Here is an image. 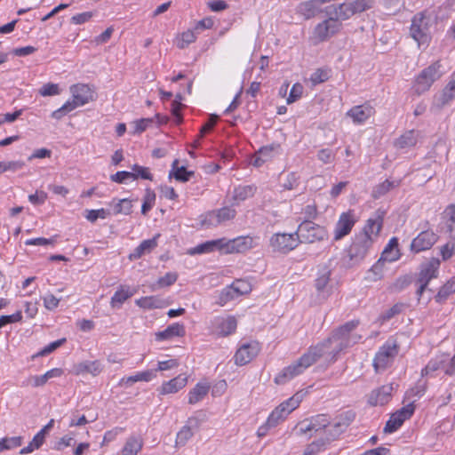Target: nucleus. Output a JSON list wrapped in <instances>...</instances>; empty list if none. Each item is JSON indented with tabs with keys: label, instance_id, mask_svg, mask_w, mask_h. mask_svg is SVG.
Segmentation results:
<instances>
[{
	"label": "nucleus",
	"instance_id": "nucleus-1",
	"mask_svg": "<svg viewBox=\"0 0 455 455\" xmlns=\"http://www.w3.org/2000/svg\"><path fill=\"white\" fill-rule=\"evenodd\" d=\"M359 322L353 320L346 323L334 330L331 334L317 343L311 346L295 363L285 367L275 378L277 385H283L294 377L301 374L307 368L314 364L320 358H324L329 363L337 361L339 355L345 349L356 344L361 336L353 334L352 331L357 327Z\"/></svg>",
	"mask_w": 455,
	"mask_h": 455
},
{
	"label": "nucleus",
	"instance_id": "nucleus-2",
	"mask_svg": "<svg viewBox=\"0 0 455 455\" xmlns=\"http://www.w3.org/2000/svg\"><path fill=\"white\" fill-rule=\"evenodd\" d=\"M430 16L425 12L417 13L411 20L410 33L419 47H427L430 42Z\"/></svg>",
	"mask_w": 455,
	"mask_h": 455
},
{
	"label": "nucleus",
	"instance_id": "nucleus-3",
	"mask_svg": "<svg viewBox=\"0 0 455 455\" xmlns=\"http://www.w3.org/2000/svg\"><path fill=\"white\" fill-rule=\"evenodd\" d=\"M300 243H313L328 238V231L325 227L318 225L312 220H304L296 230Z\"/></svg>",
	"mask_w": 455,
	"mask_h": 455
},
{
	"label": "nucleus",
	"instance_id": "nucleus-4",
	"mask_svg": "<svg viewBox=\"0 0 455 455\" xmlns=\"http://www.w3.org/2000/svg\"><path fill=\"white\" fill-rule=\"evenodd\" d=\"M304 397L302 392H297L291 397L280 403L267 417L268 426L276 427L280 422L283 421L287 416L299 407Z\"/></svg>",
	"mask_w": 455,
	"mask_h": 455
},
{
	"label": "nucleus",
	"instance_id": "nucleus-5",
	"mask_svg": "<svg viewBox=\"0 0 455 455\" xmlns=\"http://www.w3.org/2000/svg\"><path fill=\"white\" fill-rule=\"evenodd\" d=\"M440 68V62L435 61L421 70V72L416 76L413 89L418 95L428 91L431 85L442 76Z\"/></svg>",
	"mask_w": 455,
	"mask_h": 455
},
{
	"label": "nucleus",
	"instance_id": "nucleus-6",
	"mask_svg": "<svg viewBox=\"0 0 455 455\" xmlns=\"http://www.w3.org/2000/svg\"><path fill=\"white\" fill-rule=\"evenodd\" d=\"M399 352V345L394 339L387 340L376 353L373 366L376 371L385 370L395 359Z\"/></svg>",
	"mask_w": 455,
	"mask_h": 455
},
{
	"label": "nucleus",
	"instance_id": "nucleus-7",
	"mask_svg": "<svg viewBox=\"0 0 455 455\" xmlns=\"http://www.w3.org/2000/svg\"><path fill=\"white\" fill-rule=\"evenodd\" d=\"M330 425L331 419L328 415L318 414L300 421L296 426V431L299 435L309 434L311 436L313 433H317L320 430L324 429L325 434L327 435V429Z\"/></svg>",
	"mask_w": 455,
	"mask_h": 455
},
{
	"label": "nucleus",
	"instance_id": "nucleus-8",
	"mask_svg": "<svg viewBox=\"0 0 455 455\" xmlns=\"http://www.w3.org/2000/svg\"><path fill=\"white\" fill-rule=\"evenodd\" d=\"M373 242L365 235L355 234L347 249V256L354 263L361 262L368 254Z\"/></svg>",
	"mask_w": 455,
	"mask_h": 455
},
{
	"label": "nucleus",
	"instance_id": "nucleus-9",
	"mask_svg": "<svg viewBox=\"0 0 455 455\" xmlns=\"http://www.w3.org/2000/svg\"><path fill=\"white\" fill-rule=\"evenodd\" d=\"M355 415L356 414L353 410H348L338 414L333 420L331 421V425L327 429L328 439H337L355 420Z\"/></svg>",
	"mask_w": 455,
	"mask_h": 455
},
{
	"label": "nucleus",
	"instance_id": "nucleus-10",
	"mask_svg": "<svg viewBox=\"0 0 455 455\" xmlns=\"http://www.w3.org/2000/svg\"><path fill=\"white\" fill-rule=\"evenodd\" d=\"M251 290L252 284L248 279H236L221 291L220 300L225 304L240 296L250 293Z\"/></svg>",
	"mask_w": 455,
	"mask_h": 455
},
{
	"label": "nucleus",
	"instance_id": "nucleus-11",
	"mask_svg": "<svg viewBox=\"0 0 455 455\" xmlns=\"http://www.w3.org/2000/svg\"><path fill=\"white\" fill-rule=\"evenodd\" d=\"M373 4L374 0H354L350 3L341 4L335 7V15L338 19L347 20L355 14L371 9Z\"/></svg>",
	"mask_w": 455,
	"mask_h": 455
},
{
	"label": "nucleus",
	"instance_id": "nucleus-12",
	"mask_svg": "<svg viewBox=\"0 0 455 455\" xmlns=\"http://www.w3.org/2000/svg\"><path fill=\"white\" fill-rule=\"evenodd\" d=\"M69 91L73 98L70 102L75 109L96 100V92L89 84H76L69 87Z\"/></svg>",
	"mask_w": 455,
	"mask_h": 455
},
{
	"label": "nucleus",
	"instance_id": "nucleus-13",
	"mask_svg": "<svg viewBox=\"0 0 455 455\" xmlns=\"http://www.w3.org/2000/svg\"><path fill=\"white\" fill-rule=\"evenodd\" d=\"M356 222L357 217L354 210L342 212L333 229V240L339 241L349 235Z\"/></svg>",
	"mask_w": 455,
	"mask_h": 455
},
{
	"label": "nucleus",
	"instance_id": "nucleus-14",
	"mask_svg": "<svg viewBox=\"0 0 455 455\" xmlns=\"http://www.w3.org/2000/svg\"><path fill=\"white\" fill-rule=\"evenodd\" d=\"M299 238L293 234L276 233L270 238V245L275 251L288 253L295 249L299 243Z\"/></svg>",
	"mask_w": 455,
	"mask_h": 455
},
{
	"label": "nucleus",
	"instance_id": "nucleus-15",
	"mask_svg": "<svg viewBox=\"0 0 455 455\" xmlns=\"http://www.w3.org/2000/svg\"><path fill=\"white\" fill-rule=\"evenodd\" d=\"M386 214V210L382 208L377 209L366 220V223L363 228L362 231L359 232L358 234L365 235L366 238H371V241L374 243L383 227V221Z\"/></svg>",
	"mask_w": 455,
	"mask_h": 455
},
{
	"label": "nucleus",
	"instance_id": "nucleus-16",
	"mask_svg": "<svg viewBox=\"0 0 455 455\" xmlns=\"http://www.w3.org/2000/svg\"><path fill=\"white\" fill-rule=\"evenodd\" d=\"M414 402L415 400L409 403L407 405L403 406L391 415L385 425V433L391 434L395 432L406 419L412 416L415 411Z\"/></svg>",
	"mask_w": 455,
	"mask_h": 455
},
{
	"label": "nucleus",
	"instance_id": "nucleus-17",
	"mask_svg": "<svg viewBox=\"0 0 455 455\" xmlns=\"http://www.w3.org/2000/svg\"><path fill=\"white\" fill-rule=\"evenodd\" d=\"M440 267V260L437 258H431L428 261L422 264L418 282L419 286L417 293L421 294L427 287L429 281L437 276Z\"/></svg>",
	"mask_w": 455,
	"mask_h": 455
},
{
	"label": "nucleus",
	"instance_id": "nucleus-18",
	"mask_svg": "<svg viewBox=\"0 0 455 455\" xmlns=\"http://www.w3.org/2000/svg\"><path fill=\"white\" fill-rule=\"evenodd\" d=\"M338 18H329L316 25L314 29V36L318 42H323L334 36L340 28Z\"/></svg>",
	"mask_w": 455,
	"mask_h": 455
},
{
	"label": "nucleus",
	"instance_id": "nucleus-19",
	"mask_svg": "<svg viewBox=\"0 0 455 455\" xmlns=\"http://www.w3.org/2000/svg\"><path fill=\"white\" fill-rule=\"evenodd\" d=\"M260 350L257 341L243 344L235 352L234 359L236 365H245L257 356Z\"/></svg>",
	"mask_w": 455,
	"mask_h": 455
},
{
	"label": "nucleus",
	"instance_id": "nucleus-20",
	"mask_svg": "<svg viewBox=\"0 0 455 455\" xmlns=\"http://www.w3.org/2000/svg\"><path fill=\"white\" fill-rule=\"evenodd\" d=\"M236 212L231 207H223L217 211H212L205 215L203 221L207 227H216L225 221L231 220L235 217Z\"/></svg>",
	"mask_w": 455,
	"mask_h": 455
},
{
	"label": "nucleus",
	"instance_id": "nucleus-21",
	"mask_svg": "<svg viewBox=\"0 0 455 455\" xmlns=\"http://www.w3.org/2000/svg\"><path fill=\"white\" fill-rule=\"evenodd\" d=\"M223 252L225 253H235V252H244L253 247L252 237L238 236L234 239L223 238Z\"/></svg>",
	"mask_w": 455,
	"mask_h": 455
},
{
	"label": "nucleus",
	"instance_id": "nucleus-22",
	"mask_svg": "<svg viewBox=\"0 0 455 455\" xmlns=\"http://www.w3.org/2000/svg\"><path fill=\"white\" fill-rule=\"evenodd\" d=\"M437 235L432 230L421 231L411 243V250L419 253L429 250L437 241Z\"/></svg>",
	"mask_w": 455,
	"mask_h": 455
},
{
	"label": "nucleus",
	"instance_id": "nucleus-23",
	"mask_svg": "<svg viewBox=\"0 0 455 455\" xmlns=\"http://www.w3.org/2000/svg\"><path fill=\"white\" fill-rule=\"evenodd\" d=\"M330 276L331 270L328 267H323L319 269L315 287L320 301L326 299L331 292V286L329 284Z\"/></svg>",
	"mask_w": 455,
	"mask_h": 455
},
{
	"label": "nucleus",
	"instance_id": "nucleus-24",
	"mask_svg": "<svg viewBox=\"0 0 455 455\" xmlns=\"http://www.w3.org/2000/svg\"><path fill=\"white\" fill-rule=\"evenodd\" d=\"M374 114L375 108L369 102H365L351 108L346 113V116L351 118L355 124L360 125L364 124Z\"/></svg>",
	"mask_w": 455,
	"mask_h": 455
},
{
	"label": "nucleus",
	"instance_id": "nucleus-25",
	"mask_svg": "<svg viewBox=\"0 0 455 455\" xmlns=\"http://www.w3.org/2000/svg\"><path fill=\"white\" fill-rule=\"evenodd\" d=\"M200 420L196 417L188 418L186 424L177 433L176 446H184L188 441L194 435L195 431L199 428Z\"/></svg>",
	"mask_w": 455,
	"mask_h": 455
},
{
	"label": "nucleus",
	"instance_id": "nucleus-26",
	"mask_svg": "<svg viewBox=\"0 0 455 455\" xmlns=\"http://www.w3.org/2000/svg\"><path fill=\"white\" fill-rule=\"evenodd\" d=\"M237 322L234 316L227 318L218 316L215 319L213 332L220 337H225L233 333L236 329Z\"/></svg>",
	"mask_w": 455,
	"mask_h": 455
},
{
	"label": "nucleus",
	"instance_id": "nucleus-27",
	"mask_svg": "<svg viewBox=\"0 0 455 455\" xmlns=\"http://www.w3.org/2000/svg\"><path fill=\"white\" fill-rule=\"evenodd\" d=\"M393 392V386L384 385L373 390L368 398V403L372 406L384 405L388 403Z\"/></svg>",
	"mask_w": 455,
	"mask_h": 455
},
{
	"label": "nucleus",
	"instance_id": "nucleus-28",
	"mask_svg": "<svg viewBox=\"0 0 455 455\" xmlns=\"http://www.w3.org/2000/svg\"><path fill=\"white\" fill-rule=\"evenodd\" d=\"M188 382V377L185 374H180L179 376L172 379L171 380L162 384L160 388L161 395H169L177 393L182 389Z\"/></svg>",
	"mask_w": 455,
	"mask_h": 455
},
{
	"label": "nucleus",
	"instance_id": "nucleus-29",
	"mask_svg": "<svg viewBox=\"0 0 455 455\" xmlns=\"http://www.w3.org/2000/svg\"><path fill=\"white\" fill-rule=\"evenodd\" d=\"M455 98V72L451 76V81L443 90L442 93L435 98V104L438 108H443Z\"/></svg>",
	"mask_w": 455,
	"mask_h": 455
},
{
	"label": "nucleus",
	"instance_id": "nucleus-30",
	"mask_svg": "<svg viewBox=\"0 0 455 455\" xmlns=\"http://www.w3.org/2000/svg\"><path fill=\"white\" fill-rule=\"evenodd\" d=\"M102 371V365L100 361H84L74 366V372L76 375L90 373L92 376L99 375Z\"/></svg>",
	"mask_w": 455,
	"mask_h": 455
},
{
	"label": "nucleus",
	"instance_id": "nucleus-31",
	"mask_svg": "<svg viewBox=\"0 0 455 455\" xmlns=\"http://www.w3.org/2000/svg\"><path fill=\"white\" fill-rule=\"evenodd\" d=\"M159 235H156L151 239H147L142 241L140 245H138L133 251L129 255V259L131 260H135L141 258L143 255L149 253L152 250H154L157 246V238Z\"/></svg>",
	"mask_w": 455,
	"mask_h": 455
},
{
	"label": "nucleus",
	"instance_id": "nucleus-32",
	"mask_svg": "<svg viewBox=\"0 0 455 455\" xmlns=\"http://www.w3.org/2000/svg\"><path fill=\"white\" fill-rule=\"evenodd\" d=\"M63 373L60 368H53L46 371L43 375H34L28 379V384L34 387H38L45 385L50 379L60 377Z\"/></svg>",
	"mask_w": 455,
	"mask_h": 455
},
{
	"label": "nucleus",
	"instance_id": "nucleus-33",
	"mask_svg": "<svg viewBox=\"0 0 455 455\" xmlns=\"http://www.w3.org/2000/svg\"><path fill=\"white\" fill-rule=\"evenodd\" d=\"M223 238L207 241L189 250L190 255L207 253L216 250L223 251Z\"/></svg>",
	"mask_w": 455,
	"mask_h": 455
},
{
	"label": "nucleus",
	"instance_id": "nucleus-34",
	"mask_svg": "<svg viewBox=\"0 0 455 455\" xmlns=\"http://www.w3.org/2000/svg\"><path fill=\"white\" fill-rule=\"evenodd\" d=\"M185 333V330L183 325L179 323H173L169 325L166 329L162 331H159L156 334L157 340H166L171 339L174 337L183 336Z\"/></svg>",
	"mask_w": 455,
	"mask_h": 455
},
{
	"label": "nucleus",
	"instance_id": "nucleus-35",
	"mask_svg": "<svg viewBox=\"0 0 455 455\" xmlns=\"http://www.w3.org/2000/svg\"><path fill=\"white\" fill-rule=\"evenodd\" d=\"M143 441L140 436H130L122 449V455H137L142 449Z\"/></svg>",
	"mask_w": 455,
	"mask_h": 455
},
{
	"label": "nucleus",
	"instance_id": "nucleus-36",
	"mask_svg": "<svg viewBox=\"0 0 455 455\" xmlns=\"http://www.w3.org/2000/svg\"><path fill=\"white\" fill-rule=\"evenodd\" d=\"M209 389V385L197 383L188 393V403L196 404L202 401L207 395Z\"/></svg>",
	"mask_w": 455,
	"mask_h": 455
},
{
	"label": "nucleus",
	"instance_id": "nucleus-37",
	"mask_svg": "<svg viewBox=\"0 0 455 455\" xmlns=\"http://www.w3.org/2000/svg\"><path fill=\"white\" fill-rule=\"evenodd\" d=\"M445 228L451 238L455 239V204H450L443 212Z\"/></svg>",
	"mask_w": 455,
	"mask_h": 455
},
{
	"label": "nucleus",
	"instance_id": "nucleus-38",
	"mask_svg": "<svg viewBox=\"0 0 455 455\" xmlns=\"http://www.w3.org/2000/svg\"><path fill=\"white\" fill-rule=\"evenodd\" d=\"M320 0H310L301 3L299 5V12L306 18L310 19L314 17L320 11Z\"/></svg>",
	"mask_w": 455,
	"mask_h": 455
},
{
	"label": "nucleus",
	"instance_id": "nucleus-39",
	"mask_svg": "<svg viewBox=\"0 0 455 455\" xmlns=\"http://www.w3.org/2000/svg\"><path fill=\"white\" fill-rule=\"evenodd\" d=\"M179 161L176 159L172 163V171L169 173V177H173L176 180L186 182L194 175V172L187 171L184 166L178 167Z\"/></svg>",
	"mask_w": 455,
	"mask_h": 455
},
{
	"label": "nucleus",
	"instance_id": "nucleus-40",
	"mask_svg": "<svg viewBox=\"0 0 455 455\" xmlns=\"http://www.w3.org/2000/svg\"><path fill=\"white\" fill-rule=\"evenodd\" d=\"M137 304L145 310L163 308L167 302L157 297H145L137 300Z\"/></svg>",
	"mask_w": 455,
	"mask_h": 455
},
{
	"label": "nucleus",
	"instance_id": "nucleus-41",
	"mask_svg": "<svg viewBox=\"0 0 455 455\" xmlns=\"http://www.w3.org/2000/svg\"><path fill=\"white\" fill-rule=\"evenodd\" d=\"M256 192V187L252 185L238 186L234 189L233 199L235 201H244L251 196Z\"/></svg>",
	"mask_w": 455,
	"mask_h": 455
},
{
	"label": "nucleus",
	"instance_id": "nucleus-42",
	"mask_svg": "<svg viewBox=\"0 0 455 455\" xmlns=\"http://www.w3.org/2000/svg\"><path fill=\"white\" fill-rule=\"evenodd\" d=\"M331 440L328 439H318L309 443L304 450L303 455H317L320 452L326 450L327 445Z\"/></svg>",
	"mask_w": 455,
	"mask_h": 455
},
{
	"label": "nucleus",
	"instance_id": "nucleus-43",
	"mask_svg": "<svg viewBox=\"0 0 455 455\" xmlns=\"http://www.w3.org/2000/svg\"><path fill=\"white\" fill-rule=\"evenodd\" d=\"M132 291L129 287L122 286L119 290H117L111 299V304L113 308H119V307L131 296H132Z\"/></svg>",
	"mask_w": 455,
	"mask_h": 455
},
{
	"label": "nucleus",
	"instance_id": "nucleus-44",
	"mask_svg": "<svg viewBox=\"0 0 455 455\" xmlns=\"http://www.w3.org/2000/svg\"><path fill=\"white\" fill-rule=\"evenodd\" d=\"M386 267V262L379 258L377 262L367 272L366 279L369 281H378L382 278Z\"/></svg>",
	"mask_w": 455,
	"mask_h": 455
},
{
	"label": "nucleus",
	"instance_id": "nucleus-45",
	"mask_svg": "<svg viewBox=\"0 0 455 455\" xmlns=\"http://www.w3.org/2000/svg\"><path fill=\"white\" fill-rule=\"evenodd\" d=\"M110 205L113 206V213L115 215H117V214L128 215L132 212V201L127 198L118 200L117 202H116V200L114 199L110 203Z\"/></svg>",
	"mask_w": 455,
	"mask_h": 455
},
{
	"label": "nucleus",
	"instance_id": "nucleus-46",
	"mask_svg": "<svg viewBox=\"0 0 455 455\" xmlns=\"http://www.w3.org/2000/svg\"><path fill=\"white\" fill-rule=\"evenodd\" d=\"M417 142V135L414 131H408L401 135L395 141V146L399 148L412 147Z\"/></svg>",
	"mask_w": 455,
	"mask_h": 455
},
{
	"label": "nucleus",
	"instance_id": "nucleus-47",
	"mask_svg": "<svg viewBox=\"0 0 455 455\" xmlns=\"http://www.w3.org/2000/svg\"><path fill=\"white\" fill-rule=\"evenodd\" d=\"M400 184L399 181H390L388 180H386L382 183L376 186L372 191V196L374 198H379L380 196L386 195L387 192H389L392 188L398 187Z\"/></svg>",
	"mask_w": 455,
	"mask_h": 455
},
{
	"label": "nucleus",
	"instance_id": "nucleus-48",
	"mask_svg": "<svg viewBox=\"0 0 455 455\" xmlns=\"http://www.w3.org/2000/svg\"><path fill=\"white\" fill-rule=\"evenodd\" d=\"M156 193L152 189L147 188L145 190L143 204L141 206V213L143 215H146L153 208L156 202Z\"/></svg>",
	"mask_w": 455,
	"mask_h": 455
},
{
	"label": "nucleus",
	"instance_id": "nucleus-49",
	"mask_svg": "<svg viewBox=\"0 0 455 455\" xmlns=\"http://www.w3.org/2000/svg\"><path fill=\"white\" fill-rule=\"evenodd\" d=\"M21 444V436L4 437L0 440V452L20 447Z\"/></svg>",
	"mask_w": 455,
	"mask_h": 455
},
{
	"label": "nucleus",
	"instance_id": "nucleus-50",
	"mask_svg": "<svg viewBox=\"0 0 455 455\" xmlns=\"http://www.w3.org/2000/svg\"><path fill=\"white\" fill-rule=\"evenodd\" d=\"M132 169V172H130L131 174H132V180H137L139 178L148 180H153V176L150 173L149 169L148 167L134 164Z\"/></svg>",
	"mask_w": 455,
	"mask_h": 455
},
{
	"label": "nucleus",
	"instance_id": "nucleus-51",
	"mask_svg": "<svg viewBox=\"0 0 455 455\" xmlns=\"http://www.w3.org/2000/svg\"><path fill=\"white\" fill-rule=\"evenodd\" d=\"M281 146L279 144H270L267 146H264L259 149V156H261L263 158H266V161L270 159L274 154H278L280 152Z\"/></svg>",
	"mask_w": 455,
	"mask_h": 455
},
{
	"label": "nucleus",
	"instance_id": "nucleus-52",
	"mask_svg": "<svg viewBox=\"0 0 455 455\" xmlns=\"http://www.w3.org/2000/svg\"><path fill=\"white\" fill-rule=\"evenodd\" d=\"M196 36L193 30H187L180 35V38L177 42V46L180 49H184L191 43L195 42Z\"/></svg>",
	"mask_w": 455,
	"mask_h": 455
},
{
	"label": "nucleus",
	"instance_id": "nucleus-53",
	"mask_svg": "<svg viewBox=\"0 0 455 455\" xmlns=\"http://www.w3.org/2000/svg\"><path fill=\"white\" fill-rule=\"evenodd\" d=\"M25 165L23 161H9V162H1L0 161V173L11 171L17 172L22 169Z\"/></svg>",
	"mask_w": 455,
	"mask_h": 455
},
{
	"label": "nucleus",
	"instance_id": "nucleus-54",
	"mask_svg": "<svg viewBox=\"0 0 455 455\" xmlns=\"http://www.w3.org/2000/svg\"><path fill=\"white\" fill-rule=\"evenodd\" d=\"M426 389H427L426 383L424 381H422V380H419L417 382V384L415 385V387L410 388L406 392V396L408 398H411V397L419 398V397H421L425 394Z\"/></svg>",
	"mask_w": 455,
	"mask_h": 455
},
{
	"label": "nucleus",
	"instance_id": "nucleus-55",
	"mask_svg": "<svg viewBox=\"0 0 455 455\" xmlns=\"http://www.w3.org/2000/svg\"><path fill=\"white\" fill-rule=\"evenodd\" d=\"M317 159L324 164H331L335 159V153L330 148H322L317 152Z\"/></svg>",
	"mask_w": 455,
	"mask_h": 455
},
{
	"label": "nucleus",
	"instance_id": "nucleus-56",
	"mask_svg": "<svg viewBox=\"0 0 455 455\" xmlns=\"http://www.w3.org/2000/svg\"><path fill=\"white\" fill-rule=\"evenodd\" d=\"M39 93L41 96H54L59 95L60 93L59 85L57 84L48 83L44 84L40 90Z\"/></svg>",
	"mask_w": 455,
	"mask_h": 455
},
{
	"label": "nucleus",
	"instance_id": "nucleus-57",
	"mask_svg": "<svg viewBox=\"0 0 455 455\" xmlns=\"http://www.w3.org/2000/svg\"><path fill=\"white\" fill-rule=\"evenodd\" d=\"M74 109V106L71 105L70 100H68L60 108L54 110L51 116L53 119L60 120L64 116L73 111Z\"/></svg>",
	"mask_w": 455,
	"mask_h": 455
},
{
	"label": "nucleus",
	"instance_id": "nucleus-58",
	"mask_svg": "<svg viewBox=\"0 0 455 455\" xmlns=\"http://www.w3.org/2000/svg\"><path fill=\"white\" fill-rule=\"evenodd\" d=\"M109 215H110L109 211L101 208V209H98V210L87 211V214L85 217L89 221L94 222L98 219H106Z\"/></svg>",
	"mask_w": 455,
	"mask_h": 455
},
{
	"label": "nucleus",
	"instance_id": "nucleus-59",
	"mask_svg": "<svg viewBox=\"0 0 455 455\" xmlns=\"http://www.w3.org/2000/svg\"><path fill=\"white\" fill-rule=\"evenodd\" d=\"M455 292V278L449 280L438 291L437 297L440 299L447 298L451 293Z\"/></svg>",
	"mask_w": 455,
	"mask_h": 455
},
{
	"label": "nucleus",
	"instance_id": "nucleus-60",
	"mask_svg": "<svg viewBox=\"0 0 455 455\" xmlns=\"http://www.w3.org/2000/svg\"><path fill=\"white\" fill-rule=\"evenodd\" d=\"M178 278V275L174 272L166 273L164 276L157 280V286L160 288L167 287L173 284Z\"/></svg>",
	"mask_w": 455,
	"mask_h": 455
},
{
	"label": "nucleus",
	"instance_id": "nucleus-61",
	"mask_svg": "<svg viewBox=\"0 0 455 455\" xmlns=\"http://www.w3.org/2000/svg\"><path fill=\"white\" fill-rule=\"evenodd\" d=\"M380 258L382 260H384L386 263H391L395 262L400 258V252L399 250H393V249H387L385 248L384 251L381 253Z\"/></svg>",
	"mask_w": 455,
	"mask_h": 455
},
{
	"label": "nucleus",
	"instance_id": "nucleus-62",
	"mask_svg": "<svg viewBox=\"0 0 455 455\" xmlns=\"http://www.w3.org/2000/svg\"><path fill=\"white\" fill-rule=\"evenodd\" d=\"M303 92V86L297 83L294 84L290 91L289 97L287 98V103L291 104L299 99Z\"/></svg>",
	"mask_w": 455,
	"mask_h": 455
},
{
	"label": "nucleus",
	"instance_id": "nucleus-63",
	"mask_svg": "<svg viewBox=\"0 0 455 455\" xmlns=\"http://www.w3.org/2000/svg\"><path fill=\"white\" fill-rule=\"evenodd\" d=\"M153 373L149 371L139 372L133 376L126 379V383H135L137 381H149L151 380Z\"/></svg>",
	"mask_w": 455,
	"mask_h": 455
},
{
	"label": "nucleus",
	"instance_id": "nucleus-64",
	"mask_svg": "<svg viewBox=\"0 0 455 455\" xmlns=\"http://www.w3.org/2000/svg\"><path fill=\"white\" fill-rule=\"evenodd\" d=\"M132 174H131L130 172L121 171V172H116L115 174H112L110 176V180L113 182L123 184V183H126L127 180H132Z\"/></svg>",
	"mask_w": 455,
	"mask_h": 455
}]
</instances>
